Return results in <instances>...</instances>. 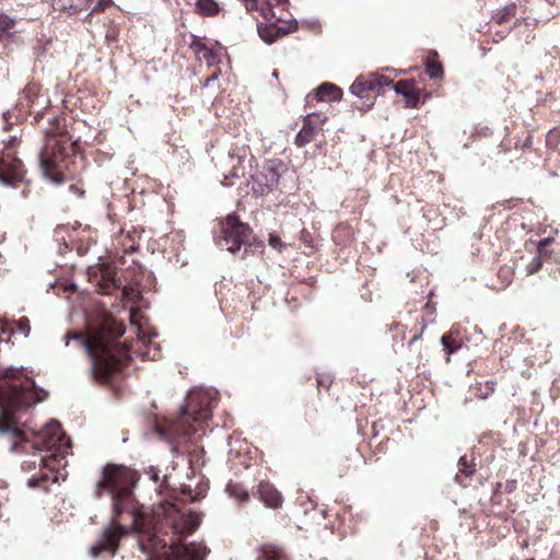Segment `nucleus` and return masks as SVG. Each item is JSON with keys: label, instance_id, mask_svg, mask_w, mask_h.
Returning <instances> with one entry per match:
<instances>
[{"label": "nucleus", "instance_id": "1", "mask_svg": "<svg viewBox=\"0 0 560 560\" xmlns=\"http://www.w3.org/2000/svg\"><path fill=\"white\" fill-rule=\"evenodd\" d=\"M23 366H7L0 372V439L15 440L10 452H26V445L36 451H55L54 456L63 457L71 450V439L62 430L60 421L49 419L40 431L21 423L24 413L44 401L48 390L36 384L33 377L22 373Z\"/></svg>", "mask_w": 560, "mask_h": 560}, {"label": "nucleus", "instance_id": "2", "mask_svg": "<svg viewBox=\"0 0 560 560\" xmlns=\"http://www.w3.org/2000/svg\"><path fill=\"white\" fill-rule=\"evenodd\" d=\"M138 479L137 471L124 465L107 464L102 468V476L95 485V497L98 499L103 492L112 495L113 516L103 530L102 539L91 546L92 557H98L103 552H109L115 557L120 539L129 534L128 526L118 523V518L125 512L133 513V489Z\"/></svg>", "mask_w": 560, "mask_h": 560}, {"label": "nucleus", "instance_id": "3", "mask_svg": "<svg viewBox=\"0 0 560 560\" xmlns=\"http://www.w3.org/2000/svg\"><path fill=\"white\" fill-rule=\"evenodd\" d=\"M218 395L214 388L192 387L186 395L185 405L178 410L177 419L165 423L154 422L155 434L171 445L175 456L180 454L176 441L192 436L197 432L195 424L205 423L212 418V408L218 402Z\"/></svg>", "mask_w": 560, "mask_h": 560}, {"label": "nucleus", "instance_id": "4", "mask_svg": "<svg viewBox=\"0 0 560 560\" xmlns=\"http://www.w3.org/2000/svg\"><path fill=\"white\" fill-rule=\"evenodd\" d=\"M74 340L85 350L91 359V376L94 381L112 385L120 375L126 365L132 360L133 354L144 355L139 350H133L127 342L100 340L94 348L83 336L67 334L63 337L65 346ZM149 355V351L145 353Z\"/></svg>", "mask_w": 560, "mask_h": 560}, {"label": "nucleus", "instance_id": "5", "mask_svg": "<svg viewBox=\"0 0 560 560\" xmlns=\"http://www.w3.org/2000/svg\"><path fill=\"white\" fill-rule=\"evenodd\" d=\"M174 516L166 518V525L172 530L170 539V553L164 560H206L210 549L203 544L190 541L183 542L186 537L192 535L200 526V518L195 513H184L176 503L171 504Z\"/></svg>", "mask_w": 560, "mask_h": 560}, {"label": "nucleus", "instance_id": "6", "mask_svg": "<svg viewBox=\"0 0 560 560\" xmlns=\"http://www.w3.org/2000/svg\"><path fill=\"white\" fill-rule=\"evenodd\" d=\"M252 234L253 229L249 224L243 222L236 212H231L221 220L220 235L214 237V242L218 247L225 248L229 253L235 255L241 252Z\"/></svg>", "mask_w": 560, "mask_h": 560}, {"label": "nucleus", "instance_id": "7", "mask_svg": "<svg viewBox=\"0 0 560 560\" xmlns=\"http://www.w3.org/2000/svg\"><path fill=\"white\" fill-rule=\"evenodd\" d=\"M287 171L284 162L280 159H271L257 166L249 179L253 195L262 197L275 190L279 184L281 174Z\"/></svg>", "mask_w": 560, "mask_h": 560}, {"label": "nucleus", "instance_id": "8", "mask_svg": "<svg viewBox=\"0 0 560 560\" xmlns=\"http://www.w3.org/2000/svg\"><path fill=\"white\" fill-rule=\"evenodd\" d=\"M392 80L376 72H370L366 75L355 78L351 86L350 93L360 100H370L383 94V89L389 86Z\"/></svg>", "mask_w": 560, "mask_h": 560}, {"label": "nucleus", "instance_id": "9", "mask_svg": "<svg viewBox=\"0 0 560 560\" xmlns=\"http://www.w3.org/2000/svg\"><path fill=\"white\" fill-rule=\"evenodd\" d=\"M23 180V162L12 154H0V184L5 187H16Z\"/></svg>", "mask_w": 560, "mask_h": 560}, {"label": "nucleus", "instance_id": "10", "mask_svg": "<svg viewBox=\"0 0 560 560\" xmlns=\"http://www.w3.org/2000/svg\"><path fill=\"white\" fill-rule=\"evenodd\" d=\"M62 152H54L49 159L44 155V150L38 153V165L45 180L55 186L65 184L69 177L61 172Z\"/></svg>", "mask_w": 560, "mask_h": 560}, {"label": "nucleus", "instance_id": "11", "mask_svg": "<svg viewBox=\"0 0 560 560\" xmlns=\"http://www.w3.org/2000/svg\"><path fill=\"white\" fill-rule=\"evenodd\" d=\"M254 495L270 509H278L283 502L281 493L269 482H260Z\"/></svg>", "mask_w": 560, "mask_h": 560}, {"label": "nucleus", "instance_id": "12", "mask_svg": "<svg viewBox=\"0 0 560 560\" xmlns=\"http://www.w3.org/2000/svg\"><path fill=\"white\" fill-rule=\"evenodd\" d=\"M257 32L262 42L271 45L275 42H277L279 38L291 33V30L289 26L279 25L276 22H270V23H258Z\"/></svg>", "mask_w": 560, "mask_h": 560}, {"label": "nucleus", "instance_id": "13", "mask_svg": "<svg viewBox=\"0 0 560 560\" xmlns=\"http://www.w3.org/2000/svg\"><path fill=\"white\" fill-rule=\"evenodd\" d=\"M475 466L476 465L474 458H468L466 454L462 455L457 463L458 471L454 476V481L463 488L469 487L470 479L476 472Z\"/></svg>", "mask_w": 560, "mask_h": 560}, {"label": "nucleus", "instance_id": "14", "mask_svg": "<svg viewBox=\"0 0 560 560\" xmlns=\"http://www.w3.org/2000/svg\"><path fill=\"white\" fill-rule=\"evenodd\" d=\"M342 95V89L330 82L320 83L315 89V98L317 102H339Z\"/></svg>", "mask_w": 560, "mask_h": 560}, {"label": "nucleus", "instance_id": "15", "mask_svg": "<svg viewBox=\"0 0 560 560\" xmlns=\"http://www.w3.org/2000/svg\"><path fill=\"white\" fill-rule=\"evenodd\" d=\"M52 238L54 242H56L58 245L59 255H63L65 253L72 248L71 244L73 242V238L68 225H57L54 230Z\"/></svg>", "mask_w": 560, "mask_h": 560}, {"label": "nucleus", "instance_id": "16", "mask_svg": "<svg viewBox=\"0 0 560 560\" xmlns=\"http://www.w3.org/2000/svg\"><path fill=\"white\" fill-rule=\"evenodd\" d=\"M90 0H52L55 10L74 15L90 7Z\"/></svg>", "mask_w": 560, "mask_h": 560}, {"label": "nucleus", "instance_id": "17", "mask_svg": "<svg viewBox=\"0 0 560 560\" xmlns=\"http://www.w3.org/2000/svg\"><path fill=\"white\" fill-rule=\"evenodd\" d=\"M424 72L430 79H439L443 77V66L438 60V52L431 50L424 60Z\"/></svg>", "mask_w": 560, "mask_h": 560}, {"label": "nucleus", "instance_id": "18", "mask_svg": "<svg viewBox=\"0 0 560 560\" xmlns=\"http://www.w3.org/2000/svg\"><path fill=\"white\" fill-rule=\"evenodd\" d=\"M327 117L322 114H308L304 117L303 127L301 129L311 137H314L318 131V126L323 125Z\"/></svg>", "mask_w": 560, "mask_h": 560}, {"label": "nucleus", "instance_id": "19", "mask_svg": "<svg viewBox=\"0 0 560 560\" xmlns=\"http://www.w3.org/2000/svg\"><path fill=\"white\" fill-rule=\"evenodd\" d=\"M429 97V93H425L424 96H422L421 91L413 88V85H411L410 89L404 94L406 106L409 108L420 107L424 103L425 98Z\"/></svg>", "mask_w": 560, "mask_h": 560}, {"label": "nucleus", "instance_id": "20", "mask_svg": "<svg viewBox=\"0 0 560 560\" xmlns=\"http://www.w3.org/2000/svg\"><path fill=\"white\" fill-rule=\"evenodd\" d=\"M50 106V98L47 94H40L35 97V101L31 105L30 112L34 115V119L38 121L43 118L46 109Z\"/></svg>", "mask_w": 560, "mask_h": 560}, {"label": "nucleus", "instance_id": "21", "mask_svg": "<svg viewBox=\"0 0 560 560\" xmlns=\"http://www.w3.org/2000/svg\"><path fill=\"white\" fill-rule=\"evenodd\" d=\"M196 12L202 16H213L220 11L215 0H195Z\"/></svg>", "mask_w": 560, "mask_h": 560}, {"label": "nucleus", "instance_id": "22", "mask_svg": "<svg viewBox=\"0 0 560 560\" xmlns=\"http://www.w3.org/2000/svg\"><path fill=\"white\" fill-rule=\"evenodd\" d=\"M244 250L241 256L242 259H244L248 254H262L265 250V243L261 240H258L254 233L252 234V237L245 242L244 244Z\"/></svg>", "mask_w": 560, "mask_h": 560}, {"label": "nucleus", "instance_id": "23", "mask_svg": "<svg viewBox=\"0 0 560 560\" xmlns=\"http://www.w3.org/2000/svg\"><path fill=\"white\" fill-rule=\"evenodd\" d=\"M148 542H144L142 539L138 538V548L141 552L145 555H151L152 551L159 546L160 537L158 533H151L148 537Z\"/></svg>", "mask_w": 560, "mask_h": 560}, {"label": "nucleus", "instance_id": "24", "mask_svg": "<svg viewBox=\"0 0 560 560\" xmlns=\"http://www.w3.org/2000/svg\"><path fill=\"white\" fill-rule=\"evenodd\" d=\"M39 469H40V474L37 476L39 477L40 483L49 480V478H50L49 472L52 474L51 481L52 482L58 481V471H56V469L54 467H50L48 465L47 459H45L44 457L40 458Z\"/></svg>", "mask_w": 560, "mask_h": 560}, {"label": "nucleus", "instance_id": "25", "mask_svg": "<svg viewBox=\"0 0 560 560\" xmlns=\"http://www.w3.org/2000/svg\"><path fill=\"white\" fill-rule=\"evenodd\" d=\"M259 550L257 560H282V551L275 546H262Z\"/></svg>", "mask_w": 560, "mask_h": 560}, {"label": "nucleus", "instance_id": "26", "mask_svg": "<svg viewBox=\"0 0 560 560\" xmlns=\"http://www.w3.org/2000/svg\"><path fill=\"white\" fill-rule=\"evenodd\" d=\"M516 12V5L515 4H510V5H505L504 8H502L501 10H498L495 13H493L492 15V20L497 23V24H503L505 23L511 16H513Z\"/></svg>", "mask_w": 560, "mask_h": 560}, {"label": "nucleus", "instance_id": "27", "mask_svg": "<svg viewBox=\"0 0 560 560\" xmlns=\"http://www.w3.org/2000/svg\"><path fill=\"white\" fill-rule=\"evenodd\" d=\"M226 491L230 493L231 497H234L242 502H246L249 499L247 490L244 489V487L241 485H234L232 482H229L226 485Z\"/></svg>", "mask_w": 560, "mask_h": 560}, {"label": "nucleus", "instance_id": "28", "mask_svg": "<svg viewBox=\"0 0 560 560\" xmlns=\"http://www.w3.org/2000/svg\"><path fill=\"white\" fill-rule=\"evenodd\" d=\"M40 94L42 93L39 86L34 83H30L24 88L23 96L27 101L28 108H31V105L35 101V97L39 96Z\"/></svg>", "mask_w": 560, "mask_h": 560}, {"label": "nucleus", "instance_id": "29", "mask_svg": "<svg viewBox=\"0 0 560 560\" xmlns=\"http://www.w3.org/2000/svg\"><path fill=\"white\" fill-rule=\"evenodd\" d=\"M440 342L443 346V350L448 354L457 352L462 347L460 342L456 340L450 341L448 336L445 334L441 336Z\"/></svg>", "mask_w": 560, "mask_h": 560}, {"label": "nucleus", "instance_id": "30", "mask_svg": "<svg viewBox=\"0 0 560 560\" xmlns=\"http://www.w3.org/2000/svg\"><path fill=\"white\" fill-rule=\"evenodd\" d=\"M560 143V130L557 128L551 129L546 135V147L549 150H555Z\"/></svg>", "mask_w": 560, "mask_h": 560}, {"label": "nucleus", "instance_id": "31", "mask_svg": "<svg viewBox=\"0 0 560 560\" xmlns=\"http://www.w3.org/2000/svg\"><path fill=\"white\" fill-rule=\"evenodd\" d=\"M208 46L203 43L202 38L198 35L192 34L190 36V48L196 55H201Z\"/></svg>", "mask_w": 560, "mask_h": 560}, {"label": "nucleus", "instance_id": "32", "mask_svg": "<svg viewBox=\"0 0 560 560\" xmlns=\"http://www.w3.org/2000/svg\"><path fill=\"white\" fill-rule=\"evenodd\" d=\"M16 330L22 334L25 338L30 336L31 332V324L27 317H20L15 322Z\"/></svg>", "mask_w": 560, "mask_h": 560}, {"label": "nucleus", "instance_id": "33", "mask_svg": "<svg viewBox=\"0 0 560 560\" xmlns=\"http://www.w3.org/2000/svg\"><path fill=\"white\" fill-rule=\"evenodd\" d=\"M392 89L397 95H401L404 97V94L410 89L412 85L411 80H400L397 83L392 82Z\"/></svg>", "mask_w": 560, "mask_h": 560}, {"label": "nucleus", "instance_id": "34", "mask_svg": "<svg viewBox=\"0 0 560 560\" xmlns=\"http://www.w3.org/2000/svg\"><path fill=\"white\" fill-rule=\"evenodd\" d=\"M201 55L209 66L219 65L221 61L218 52L209 47H207L206 50L201 52Z\"/></svg>", "mask_w": 560, "mask_h": 560}, {"label": "nucleus", "instance_id": "35", "mask_svg": "<svg viewBox=\"0 0 560 560\" xmlns=\"http://www.w3.org/2000/svg\"><path fill=\"white\" fill-rule=\"evenodd\" d=\"M300 241L307 247L310 248L311 252H313L315 248H316V245H315V241L312 236V233L306 230V229H302L301 232H300Z\"/></svg>", "mask_w": 560, "mask_h": 560}, {"label": "nucleus", "instance_id": "36", "mask_svg": "<svg viewBox=\"0 0 560 560\" xmlns=\"http://www.w3.org/2000/svg\"><path fill=\"white\" fill-rule=\"evenodd\" d=\"M15 19L10 18L8 14L0 13V34L14 26Z\"/></svg>", "mask_w": 560, "mask_h": 560}, {"label": "nucleus", "instance_id": "37", "mask_svg": "<svg viewBox=\"0 0 560 560\" xmlns=\"http://www.w3.org/2000/svg\"><path fill=\"white\" fill-rule=\"evenodd\" d=\"M268 243L272 248L277 249L279 253H281L287 247V244L283 243L281 238L275 233L269 234Z\"/></svg>", "mask_w": 560, "mask_h": 560}, {"label": "nucleus", "instance_id": "38", "mask_svg": "<svg viewBox=\"0 0 560 560\" xmlns=\"http://www.w3.org/2000/svg\"><path fill=\"white\" fill-rule=\"evenodd\" d=\"M310 135L305 133L302 129H300L295 136L294 143L299 148L305 147L312 139Z\"/></svg>", "mask_w": 560, "mask_h": 560}, {"label": "nucleus", "instance_id": "39", "mask_svg": "<svg viewBox=\"0 0 560 560\" xmlns=\"http://www.w3.org/2000/svg\"><path fill=\"white\" fill-rule=\"evenodd\" d=\"M316 381L318 386L329 388L332 384V376L329 373H317Z\"/></svg>", "mask_w": 560, "mask_h": 560}, {"label": "nucleus", "instance_id": "40", "mask_svg": "<svg viewBox=\"0 0 560 560\" xmlns=\"http://www.w3.org/2000/svg\"><path fill=\"white\" fill-rule=\"evenodd\" d=\"M126 332V327L124 325H119V324H112L109 327H108V334L114 337L115 339H119L120 337L124 336V334Z\"/></svg>", "mask_w": 560, "mask_h": 560}, {"label": "nucleus", "instance_id": "41", "mask_svg": "<svg viewBox=\"0 0 560 560\" xmlns=\"http://www.w3.org/2000/svg\"><path fill=\"white\" fill-rule=\"evenodd\" d=\"M208 489H209L208 483L198 482V485L194 489L195 490L194 499L196 501H199V500L203 499L206 497V494H207Z\"/></svg>", "mask_w": 560, "mask_h": 560}, {"label": "nucleus", "instance_id": "42", "mask_svg": "<svg viewBox=\"0 0 560 560\" xmlns=\"http://www.w3.org/2000/svg\"><path fill=\"white\" fill-rule=\"evenodd\" d=\"M112 5H114V0H97L94 7L92 8V12H103Z\"/></svg>", "mask_w": 560, "mask_h": 560}, {"label": "nucleus", "instance_id": "43", "mask_svg": "<svg viewBox=\"0 0 560 560\" xmlns=\"http://www.w3.org/2000/svg\"><path fill=\"white\" fill-rule=\"evenodd\" d=\"M145 474L149 476V478L154 481L155 483L160 482V470L156 467L150 466Z\"/></svg>", "mask_w": 560, "mask_h": 560}, {"label": "nucleus", "instance_id": "44", "mask_svg": "<svg viewBox=\"0 0 560 560\" xmlns=\"http://www.w3.org/2000/svg\"><path fill=\"white\" fill-rule=\"evenodd\" d=\"M14 332L11 330L9 322L0 319V336L1 335H10V336H12ZM0 342H2L1 338H0Z\"/></svg>", "mask_w": 560, "mask_h": 560}, {"label": "nucleus", "instance_id": "45", "mask_svg": "<svg viewBox=\"0 0 560 560\" xmlns=\"http://www.w3.org/2000/svg\"><path fill=\"white\" fill-rule=\"evenodd\" d=\"M517 481L515 479L506 480V482L503 485V492L505 493H512L516 490Z\"/></svg>", "mask_w": 560, "mask_h": 560}, {"label": "nucleus", "instance_id": "46", "mask_svg": "<svg viewBox=\"0 0 560 560\" xmlns=\"http://www.w3.org/2000/svg\"><path fill=\"white\" fill-rule=\"evenodd\" d=\"M182 493L190 501H196L194 499L195 490L190 485H183L182 486Z\"/></svg>", "mask_w": 560, "mask_h": 560}, {"label": "nucleus", "instance_id": "47", "mask_svg": "<svg viewBox=\"0 0 560 560\" xmlns=\"http://www.w3.org/2000/svg\"><path fill=\"white\" fill-rule=\"evenodd\" d=\"M516 148L517 147H521L522 149H530L532 145H533V136L530 132L527 133L526 138L522 141V143L520 142H516L515 143Z\"/></svg>", "mask_w": 560, "mask_h": 560}, {"label": "nucleus", "instance_id": "48", "mask_svg": "<svg viewBox=\"0 0 560 560\" xmlns=\"http://www.w3.org/2000/svg\"><path fill=\"white\" fill-rule=\"evenodd\" d=\"M374 97L366 100V102H363L361 106H357L358 109L366 113L371 110L374 107Z\"/></svg>", "mask_w": 560, "mask_h": 560}, {"label": "nucleus", "instance_id": "49", "mask_svg": "<svg viewBox=\"0 0 560 560\" xmlns=\"http://www.w3.org/2000/svg\"><path fill=\"white\" fill-rule=\"evenodd\" d=\"M27 486L33 489L38 488L40 486L39 477L37 475L32 476L27 480Z\"/></svg>", "mask_w": 560, "mask_h": 560}, {"label": "nucleus", "instance_id": "50", "mask_svg": "<svg viewBox=\"0 0 560 560\" xmlns=\"http://www.w3.org/2000/svg\"><path fill=\"white\" fill-rule=\"evenodd\" d=\"M68 189H69V191H70V192H73V194L78 195L79 197H83V196H84V194H85L84 189L80 188V187H79L78 185H75V184H71V185H69V188H68Z\"/></svg>", "mask_w": 560, "mask_h": 560}, {"label": "nucleus", "instance_id": "51", "mask_svg": "<svg viewBox=\"0 0 560 560\" xmlns=\"http://www.w3.org/2000/svg\"><path fill=\"white\" fill-rule=\"evenodd\" d=\"M503 483L502 482H497L495 486H494V489H493V494H492V498H491V501L493 503H497V495L499 492L503 491Z\"/></svg>", "mask_w": 560, "mask_h": 560}, {"label": "nucleus", "instance_id": "52", "mask_svg": "<svg viewBox=\"0 0 560 560\" xmlns=\"http://www.w3.org/2000/svg\"><path fill=\"white\" fill-rule=\"evenodd\" d=\"M21 467H22L23 470L28 471V470H32V469H34L36 467V463L34 460H25V462L22 463Z\"/></svg>", "mask_w": 560, "mask_h": 560}, {"label": "nucleus", "instance_id": "53", "mask_svg": "<svg viewBox=\"0 0 560 560\" xmlns=\"http://www.w3.org/2000/svg\"><path fill=\"white\" fill-rule=\"evenodd\" d=\"M61 118L59 116H52L48 119L49 125L52 127V129H57L60 125Z\"/></svg>", "mask_w": 560, "mask_h": 560}, {"label": "nucleus", "instance_id": "54", "mask_svg": "<svg viewBox=\"0 0 560 560\" xmlns=\"http://www.w3.org/2000/svg\"><path fill=\"white\" fill-rule=\"evenodd\" d=\"M218 73H213L211 77L207 78L202 84L203 88L209 86V84L218 79Z\"/></svg>", "mask_w": 560, "mask_h": 560}, {"label": "nucleus", "instance_id": "55", "mask_svg": "<svg viewBox=\"0 0 560 560\" xmlns=\"http://www.w3.org/2000/svg\"><path fill=\"white\" fill-rule=\"evenodd\" d=\"M421 336H422V331L413 335V337L408 342V347L411 348L412 345L421 338Z\"/></svg>", "mask_w": 560, "mask_h": 560}, {"label": "nucleus", "instance_id": "56", "mask_svg": "<svg viewBox=\"0 0 560 560\" xmlns=\"http://www.w3.org/2000/svg\"><path fill=\"white\" fill-rule=\"evenodd\" d=\"M534 261H536L535 267L529 270V272H535L541 267V260L540 257L537 256L534 258Z\"/></svg>", "mask_w": 560, "mask_h": 560}, {"label": "nucleus", "instance_id": "57", "mask_svg": "<svg viewBox=\"0 0 560 560\" xmlns=\"http://www.w3.org/2000/svg\"><path fill=\"white\" fill-rule=\"evenodd\" d=\"M16 140H18V138H16L15 136H11V137L9 138L8 142H7V147H8V148L13 147V145L15 144Z\"/></svg>", "mask_w": 560, "mask_h": 560}, {"label": "nucleus", "instance_id": "58", "mask_svg": "<svg viewBox=\"0 0 560 560\" xmlns=\"http://www.w3.org/2000/svg\"><path fill=\"white\" fill-rule=\"evenodd\" d=\"M94 13H95V12H92V10H91V11H90L89 13H86V14H85L81 20H82L83 22H89V23H90V22L92 21V15H93Z\"/></svg>", "mask_w": 560, "mask_h": 560}, {"label": "nucleus", "instance_id": "59", "mask_svg": "<svg viewBox=\"0 0 560 560\" xmlns=\"http://www.w3.org/2000/svg\"><path fill=\"white\" fill-rule=\"evenodd\" d=\"M161 488H164V489H167L168 488V483H167V476L165 475L161 481V485H160Z\"/></svg>", "mask_w": 560, "mask_h": 560}, {"label": "nucleus", "instance_id": "60", "mask_svg": "<svg viewBox=\"0 0 560 560\" xmlns=\"http://www.w3.org/2000/svg\"><path fill=\"white\" fill-rule=\"evenodd\" d=\"M21 194H22V197H23V198H27V196H28V190L24 189V190H22V192H21Z\"/></svg>", "mask_w": 560, "mask_h": 560}, {"label": "nucleus", "instance_id": "61", "mask_svg": "<svg viewBox=\"0 0 560 560\" xmlns=\"http://www.w3.org/2000/svg\"><path fill=\"white\" fill-rule=\"evenodd\" d=\"M278 75H279L278 71H277V70H273V71H272V77H273V78H276V79H278Z\"/></svg>", "mask_w": 560, "mask_h": 560}, {"label": "nucleus", "instance_id": "62", "mask_svg": "<svg viewBox=\"0 0 560 560\" xmlns=\"http://www.w3.org/2000/svg\"><path fill=\"white\" fill-rule=\"evenodd\" d=\"M267 10L268 11H272V8H271V5L269 3H267Z\"/></svg>", "mask_w": 560, "mask_h": 560}, {"label": "nucleus", "instance_id": "63", "mask_svg": "<svg viewBox=\"0 0 560 560\" xmlns=\"http://www.w3.org/2000/svg\"><path fill=\"white\" fill-rule=\"evenodd\" d=\"M232 176L233 177H238L237 173H235V172H232Z\"/></svg>", "mask_w": 560, "mask_h": 560}, {"label": "nucleus", "instance_id": "64", "mask_svg": "<svg viewBox=\"0 0 560 560\" xmlns=\"http://www.w3.org/2000/svg\"><path fill=\"white\" fill-rule=\"evenodd\" d=\"M505 32H500L501 38H504Z\"/></svg>", "mask_w": 560, "mask_h": 560}]
</instances>
